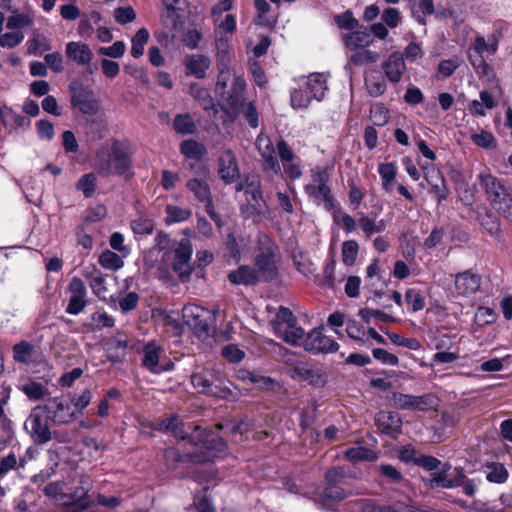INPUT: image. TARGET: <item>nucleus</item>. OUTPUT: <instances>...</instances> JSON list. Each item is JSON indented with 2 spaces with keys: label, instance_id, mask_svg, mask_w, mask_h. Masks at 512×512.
I'll return each mask as SVG.
<instances>
[{
  "label": "nucleus",
  "instance_id": "64",
  "mask_svg": "<svg viewBox=\"0 0 512 512\" xmlns=\"http://www.w3.org/2000/svg\"><path fill=\"white\" fill-rule=\"evenodd\" d=\"M96 186V176L93 173L83 175L77 182V189L82 191L85 197L93 195Z\"/></svg>",
  "mask_w": 512,
  "mask_h": 512
},
{
  "label": "nucleus",
  "instance_id": "9",
  "mask_svg": "<svg viewBox=\"0 0 512 512\" xmlns=\"http://www.w3.org/2000/svg\"><path fill=\"white\" fill-rule=\"evenodd\" d=\"M71 105L85 115H96L100 109L99 99L95 93L82 84L70 86Z\"/></svg>",
  "mask_w": 512,
  "mask_h": 512
},
{
  "label": "nucleus",
  "instance_id": "16",
  "mask_svg": "<svg viewBox=\"0 0 512 512\" xmlns=\"http://www.w3.org/2000/svg\"><path fill=\"white\" fill-rule=\"evenodd\" d=\"M163 347L156 341H148L142 349V365L153 374H160L173 368V364H161Z\"/></svg>",
  "mask_w": 512,
  "mask_h": 512
},
{
  "label": "nucleus",
  "instance_id": "50",
  "mask_svg": "<svg viewBox=\"0 0 512 512\" xmlns=\"http://www.w3.org/2000/svg\"><path fill=\"white\" fill-rule=\"evenodd\" d=\"M173 128L176 133L186 135L196 130L195 123L189 114H178L173 121Z\"/></svg>",
  "mask_w": 512,
  "mask_h": 512
},
{
  "label": "nucleus",
  "instance_id": "30",
  "mask_svg": "<svg viewBox=\"0 0 512 512\" xmlns=\"http://www.w3.org/2000/svg\"><path fill=\"white\" fill-rule=\"evenodd\" d=\"M213 372L203 370L198 373H194L191 376V383L193 387L199 392L207 395H213L223 397V391H215L213 388L212 380Z\"/></svg>",
  "mask_w": 512,
  "mask_h": 512
},
{
  "label": "nucleus",
  "instance_id": "34",
  "mask_svg": "<svg viewBox=\"0 0 512 512\" xmlns=\"http://www.w3.org/2000/svg\"><path fill=\"white\" fill-rule=\"evenodd\" d=\"M85 279L88 281L92 292L100 299H105L107 294L106 277L105 275L97 270L87 271L84 274Z\"/></svg>",
  "mask_w": 512,
  "mask_h": 512
},
{
  "label": "nucleus",
  "instance_id": "33",
  "mask_svg": "<svg viewBox=\"0 0 512 512\" xmlns=\"http://www.w3.org/2000/svg\"><path fill=\"white\" fill-rule=\"evenodd\" d=\"M259 278L257 271L246 265H242L228 274L229 281L235 285H253Z\"/></svg>",
  "mask_w": 512,
  "mask_h": 512
},
{
  "label": "nucleus",
  "instance_id": "39",
  "mask_svg": "<svg viewBox=\"0 0 512 512\" xmlns=\"http://www.w3.org/2000/svg\"><path fill=\"white\" fill-rule=\"evenodd\" d=\"M27 50L29 54L40 56L44 52L52 49L49 39L44 35L37 33L27 42Z\"/></svg>",
  "mask_w": 512,
  "mask_h": 512
},
{
  "label": "nucleus",
  "instance_id": "58",
  "mask_svg": "<svg viewBox=\"0 0 512 512\" xmlns=\"http://www.w3.org/2000/svg\"><path fill=\"white\" fill-rule=\"evenodd\" d=\"M10 122L20 128H26L30 125V120L26 116L15 114L11 109L2 107V123L8 125Z\"/></svg>",
  "mask_w": 512,
  "mask_h": 512
},
{
  "label": "nucleus",
  "instance_id": "23",
  "mask_svg": "<svg viewBox=\"0 0 512 512\" xmlns=\"http://www.w3.org/2000/svg\"><path fill=\"white\" fill-rule=\"evenodd\" d=\"M305 193L318 205H322L327 211L334 209L335 201L328 184H307L304 187Z\"/></svg>",
  "mask_w": 512,
  "mask_h": 512
},
{
  "label": "nucleus",
  "instance_id": "10",
  "mask_svg": "<svg viewBox=\"0 0 512 512\" xmlns=\"http://www.w3.org/2000/svg\"><path fill=\"white\" fill-rule=\"evenodd\" d=\"M295 346H302L311 353H332L338 350L339 345L332 338L325 336L321 329H313L308 334L303 332L302 338Z\"/></svg>",
  "mask_w": 512,
  "mask_h": 512
},
{
  "label": "nucleus",
  "instance_id": "21",
  "mask_svg": "<svg viewBox=\"0 0 512 512\" xmlns=\"http://www.w3.org/2000/svg\"><path fill=\"white\" fill-rule=\"evenodd\" d=\"M480 287L481 276L471 270L458 273L455 276V289L460 296L473 295Z\"/></svg>",
  "mask_w": 512,
  "mask_h": 512
},
{
  "label": "nucleus",
  "instance_id": "60",
  "mask_svg": "<svg viewBox=\"0 0 512 512\" xmlns=\"http://www.w3.org/2000/svg\"><path fill=\"white\" fill-rule=\"evenodd\" d=\"M207 448L209 450L208 455L201 459V461H214V459L218 457V454L226 451L227 445L220 436L215 435L212 437L210 446Z\"/></svg>",
  "mask_w": 512,
  "mask_h": 512
},
{
  "label": "nucleus",
  "instance_id": "20",
  "mask_svg": "<svg viewBox=\"0 0 512 512\" xmlns=\"http://www.w3.org/2000/svg\"><path fill=\"white\" fill-rule=\"evenodd\" d=\"M274 245L269 244L260 250L256 257V267L259 277L266 280L272 279L276 273V266L274 261Z\"/></svg>",
  "mask_w": 512,
  "mask_h": 512
},
{
  "label": "nucleus",
  "instance_id": "6",
  "mask_svg": "<svg viewBox=\"0 0 512 512\" xmlns=\"http://www.w3.org/2000/svg\"><path fill=\"white\" fill-rule=\"evenodd\" d=\"M272 325L275 334L291 345L298 344L303 336V329L295 324L293 313L288 308H279Z\"/></svg>",
  "mask_w": 512,
  "mask_h": 512
},
{
  "label": "nucleus",
  "instance_id": "25",
  "mask_svg": "<svg viewBox=\"0 0 512 512\" xmlns=\"http://www.w3.org/2000/svg\"><path fill=\"white\" fill-rule=\"evenodd\" d=\"M66 56L78 65H88L93 59V52L90 47L80 41H71L65 47Z\"/></svg>",
  "mask_w": 512,
  "mask_h": 512
},
{
  "label": "nucleus",
  "instance_id": "51",
  "mask_svg": "<svg viewBox=\"0 0 512 512\" xmlns=\"http://www.w3.org/2000/svg\"><path fill=\"white\" fill-rule=\"evenodd\" d=\"M21 390L30 400L34 401L40 400L48 394L47 386L35 381L23 384Z\"/></svg>",
  "mask_w": 512,
  "mask_h": 512
},
{
  "label": "nucleus",
  "instance_id": "57",
  "mask_svg": "<svg viewBox=\"0 0 512 512\" xmlns=\"http://www.w3.org/2000/svg\"><path fill=\"white\" fill-rule=\"evenodd\" d=\"M486 478L489 482L504 483L508 478V471L504 465L493 463L487 467Z\"/></svg>",
  "mask_w": 512,
  "mask_h": 512
},
{
  "label": "nucleus",
  "instance_id": "1",
  "mask_svg": "<svg viewBox=\"0 0 512 512\" xmlns=\"http://www.w3.org/2000/svg\"><path fill=\"white\" fill-rule=\"evenodd\" d=\"M170 242L169 235L159 232L155 237V246L162 251L160 262L150 266V274L159 279H170L173 271L181 281H186L192 273L191 256L192 244L187 239L177 242L171 249H167Z\"/></svg>",
  "mask_w": 512,
  "mask_h": 512
},
{
  "label": "nucleus",
  "instance_id": "46",
  "mask_svg": "<svg viewBox=\"0 0 512 512\" xmlns=\"http://www.w3.org/2000/svg\"><path fill=\"white\" fill-rule=\"evenodd\" d=\"M313 99L304 84L291 91L290 100L294 109H306Z\"/></svg>",
  "mask_w": 512,
  "mask_h": 512
},
{
  "label": "nucleus",
  "instance_id": "37",
  "mask_svg": "<svg viewBox=\"0 0 512 512\" xmlns=\"http://www.w3.org/2000/svg\"><path fill=\"white\" fill-rule=\"evenodd\" d=\"M157 429L170 432L177 439H185L183 424L176 414H172L162 419L158 423Z\"/></svg>",
  "mask_w": 512,
  "mask_h": 512
},
{
  "label": "nucleus",
  "instance_id": "22",
  "mask_svg": "<svg viewBox=\"0 0 512 512\" xmlns=\"http://www.w3.org/2000/svg\"><path fill=\"white\" fill-rule=\"evenodd\" d=\"M218 173L225 183H232L239 177V168L234 153L227 149L219 157Z\"/></svg>",
  "mask_w": 512,
  "mask_h": 512
},
{
  "label": "nucleus",
  "instance_id": "28",
  "mask_svg": "<svg viewBox=\"0 0 512 512\" xmlns=\"http://www.w3.org/2000/svg\"><path fill=\"white\" fill-rule=\"evenodd\" d=\"M327 79L328 76L324 73H311L305 79L304 85L315 100L321 101L324 98L328 90Z\"/></svg>",
  "mask_w": 512,
  "mask_h": 512
},
{
  "label": "nucleus",
  "instance_id": "54",
  "mask_svg": "<svg viewBox=\"0 0 512 512\" xmlns=\"http://www.w3.org/2000/svg\"><path fill=\"white\" fill-rule=\"evenodd\" d=\"M130 226L136 235H149L154 230L153 220L143 215L132 220Z\"/></svg>",
  "mask_w": 512,
  "mask_h": 512
},
{
  "label": "nucleus",
  "instance_id": "62",
  "mask_svg": "<svg viewBox=\"0 0 512 512\" xmlns=\"http://www.w3.org/2000/svg\"><path fill=\"white\" fill-rule=\"evenodd\" d=\"M346 333L351 339L360 342H365L367 340L365 328L355 320H348L346 322Z\"/></svg>",
  "mask_w": 512,
  "mask_h": 512
},
{
  "label": "nucleus",
  "instance_id": "36",
  "mask_svg": "<svg viewBox=\"0 0 512 512\" xmlns=\"http://www.w3.org/2000/svg\"><path fill=\"white\" fill-rule=\"evenodd\" d=\"M344 458L351 462L368 461L373 462L378 458L377 453L365 446L351 447L345 450Z\"/></svg>",
  "mask_w": 512,
  "mask_h": 512
},
{
  "label": "nucleus",
  "instance_id": "38",
  "mask_svg": "<svg viewBox=\"0 0 512 512\" xmlns=\"http://www.w3.org/2000/svg\"><path fill=\"white\" fill-rule=\"evenodd\" d=\"M180 152L188 159L200 160L207 151L202 143L187 139L180 144Z\"/></svg>",
  "mask_w": 512,
  "mask_h": 512
},
{
  "label": "nucleus",
  "instance_id": "41",
  "mask_svg": "<svg viewBox=\"0 0 512 512\" xmlns=\"http://www.w3.org/2000/svg\"><path fill=\"white\" fill-rule=\"evenodd\" d=\"M215 23V39L221 35L232 37L236 30V18L232 14H227L225 18L219 21L218 16L214 17Z\"/></svg>",
  "mask_w": 512,
  "mask_h": 512
},
{
  "label": "nucleus",
  "instance_id": "40",
  "mask_svg": "<svg viewBox=\"0 0 512 512\" xmlns=\"http://www.w3.org/2000/svg\"><path fill=\"white\" fill-rule=\"evenodd\" d=\"M358 223L363 233L367 237H370L371 235L376 233H381L386 228V223L384 220L376 221L375 219L368 217L364 213L360 214Z\"/></svg>",
  "mask_w": 512,
  "mask_h": 512
},
{
  "label": "nucleus",
  "instance_id": "2",
  "mask_svg": "<svg viewBox=\"0 0 512 512\" xmlns=\"http://www.w3.org/2000/svg\"><path fill=\"white\" fill-rule=\"evenodd\" d=\"M94 167L102 176H132L131 152L127 145L114 140L110 146H102L95 156Z\"/></svg>",
  "mask_w": 512,
  "mask_h": 512
},
{
  "label": "nucleus",
  "instance_id": "47",
  "mask_svg": "<svg viewBox=\"0 0 512 512\" xmlns=\"http://www.w3.org/2000/svg\"><path fill=\"white\" fill-rule=\"evenodd\" d=\"M93 399V393L90 389L86 388L83 390L80 394H71L70 395V402L73 407V410H75V416L77 417V414H82L83 411L89 406Z\"/></svg>",
  "mask_w": 512,
  "mask_h": 512
},
{
  "label": "nucleus",
  "instance_id": "18",
  "mask_svg": "<svg viewBox=\"0 0 512 512\" xmlns=\"http://www.w3.org/2000/svg\"><path fill=\"white\" fill-rule=\"evenodd\" d=\"M277 151L285 174H287L291 179H299L302 176L300 160L284 140H278Z\"/></svg>",
  "mask_w": 512,
  "mask_h": 512
},
{
  "label": "nucleus",
  "instance_id": "45",
  "mask_svg": "<svg viewBox=\"0 0 512 512\" xmlns=\"http://www.w3.org/2000/svg\"><path fill=\"white\" fill-rule=\"evenodd\" d=\"M191 216V211L187 208H182L178 205L169 204L166 206V224L180 223L188 220Z\"/></svg>",
  "mask_w": 512,
  "mask_h": 512
},
{
  "label": "nucleus",
  "instance_id": "3",
  "mask_svg": "<svg viewBox=\"0 0 512 512\" xmlns=\"http://www.w3.org/2000/svg\"><path fill=\"white\" fill-rule=\"evenodd\" d=\"M500 36L491 33L486 38L476 36L470 48L469 61L478 74L486 75L490 71L485 58L496 54Z\"/></svg>",
  "mask_w": 512,
  "mask_h": 512
},
{
  "label": "nucleus",
  "instance_id": "48",
  "mask_svg": "<svg viewBox=\"0 0 512 512\" xmlns=\"http://www.w3.org/2000/svg\"><path fill=\"white\" fill-rule=\"evenodd\" d=\"M190 93L193 98L199 102L204 110H214V101L207 89L202 88L197 84H192L190 86Z\"/></svg>",
  "mask_w": 512,
  "mask_h": 512
},
{
  "label": "nucleus",
  "instance_id": "24",
  "mask_svg": "<svg viewBox=\"0 0 512 512\" xmlns=\"http://www.w3.org/2000/svg\"><path fill=\"white\" fill-rule=\"evenodd\" d=\"M184 65L187 76L203 79L206 77L207 71L211 66V60L203 54H192L184 58Z\"/></svg>",
  "mask_w": 512,
  "mask_h": 512
},
{
  "label": "nucleus",
  "instance_id": "27",
  "mask_svg": "<svg viewBox=\"0 0 512 512\" xmlns=\"http://www.w3.org/2000/svg\"><path fill=\"white\" fill-rule=\"evenodd\" d=\"M382 68L385 72L386 77L393 83H397L401 80L406 65L401 53L395 52L389 55L387 60L382 64Z\"/></svg>",
  "mask_w": 512,
  "mask_h": 512
},
{
  "label": "nucleus",
  "instance_id": "44",
  "mask_svg": "<svg viewBox=\"0 0 512 512\" xmlns=\"http://www.w3.org/2000/svg\"><path fill=\"white\" fill-rule=\"evenodd\" d=\"M331 212L334 222L338 225H341L347 234H350L356 230V220L351 215L343 212L340 207L335 205Z\"/></svg>",
  "mask_w": 512,
  "mask_h": 512
},
{
  "label": "nucleus",
  "instance_id": "12",
  "mask_svg": "<svg viewBox=\"0 0 512 512\" xmlns=\"http://www.w3.org/2000/svg\"><path fill=\"white\" fill-rule=\"evenodd\" d=\"M236 191L245 192L246 201L256 214L265 215L267 213V205L263 200L258 177H248L245 181L239 182L236 185Z\"/></svg>",
  "mask_w": 512,
  "mask_h": 512
},
{
  "label": "nucleus",
  "instance_id": "42",
  "mask_svg": "<svg viewBox=\"0 0 512 512\" xmlns=\"http://www.w3.org/2000/svg\"><path fill=\"white\" fill-rule=\"evenodd\" d=\"M149 32L146 28H140L131 39V55L140 58L144 54L145 45L149 40Z\"/></svg>",
  "mask_w": 512,
  "mask_h": 512
},
{
  "label": "nucleus",
  "instance_id": "13",
  "mask_svg": "<svg viewBox=\"0 0 512 512\" xmlns=\"http://www.w3.org/2000/svg\"><path fill=\"white\" fill-rule=\"evenodd\" d=\"M183 318L199 338L211 334L212 327L207 319L208 311L204 308L196 305H187L183 308Z\"/></svg>",
  "mask_w": 512,
  "mask_h": 512
},
{
  "label": "nucleus",
  "instance_id": "17",
  "mask_svg": "<svg viewBox=\"0 0 512 512\" xmlns=\"http://www.w3.org/2000/svg\"><path fill=\"white\" fill-rule=\"evenodd\" d=\"M256 147L263 158L264 169L282 175L280 163L275 157L274 143L270 137L260 133L256 139Z\"/></svg>",
  "mask_w": 512,
  "mask_h": 512
},
{
  "label": "nucleus",
  "instance_id": "31",
  "mask_svg": "<svg viewBox=\"0 0 512 512\" xmlns=\"http://www.w3.org/2000/svg\"><path fill=\"white\" fill-rule=\"evenodd\" d=\"M346 48L350 50L364 49L372 42V36L367 28H361L348 34L342 35Z\"/></svg>",
  "mask_w": 512,
  "mask_h": 512
},
{
  "label": "nucleus",
  "instance_id": "43",
  "mask_svg": "<svg viewBox=\"0 0 512 512\" xmlns=\"http://www.w3.org/2000/svg\"><path fill=\"white\" fill-rule=\"evenodd\" d=\"M122 258L111 250H105L99 255L98 263L105 269L117 271L124 265Z\"/></svg>",
  "mask_w": 512,
  "mask_h": 512
},
{
  "label": "nucleus",
  "instance_id": "19",
  "mask_svg": "<svg viewBox=\"0 0 512 512\" xmlns=\"http://www.w3.org/2000/svg\"><path fill=\"white\" fill-rule=\"evenodd\" d=\"M450 468L451 467L449 464H445L441 471L432 473L431 476L425 480V484L430 488L445 489H450L461 485L464 479L463 473L455 470V477H451V475L448 474Z\"/></svg>",
  "mask_w": 512,
  "mask_h": 512
},
{
  "label": "nucleus",
  "instance_id": "53",
  "mask_svg": "<svg viewBox=\"0 0 512 512\" xmlns=\"http://www.w3.org/2000/svg\"><path fill=\"white\" fill-rule=\"evenodd\" d=\"M359 245L355 240H346L342 243V261L346 266H352L358 256Z\"/></svg>",
  "mask_w": 512,
  "mask_h": 512
},
{
  "label": "nucleus",
  "instance_id": "15",
  "mask_svg": "<svg viewBox=\"0 0 512 512\" xmlns=\"http://www.w3.org/2000/svg\"><path fill=\"white\" fill-rule=\"evenodd\" d=\"M67 291L69 293V300L65 309L66 313L70 315L80 314L88 304V291L84 281L79 277H72Z\"/></svg>",
  "mask_w": 512,
  "mask_h": 512
},
{
  "label": "nucleus",
  "instance_id": "56",
  "mask_svg": "<svg viewBox=\"0 0 512 512\" xmlns=\"http://www.w3.org/2000/svg\"><path fill=\"white\" fill-rule=\"evenodd\" d=\"M405 301L411 306L413 312H418L425 307V297L422 292L415 288H410L405 293Z\"/></svg>",
  "mask_w": 512,
  "mask_h": 512
},
{
  "label": "nucleus",
  "instance_id": "4",
  "mask_svg": "<svg viewBox=\"0 0 512 512\" xmlns=\"http://www.w3.org/2000/svg\"><path fill=\"white\" fill-rule=\"evenodd\" d=\"M218 72L216 92L231 107L238 106L246 87L245 79L233 74L230 68L218 69Z\"/></svg>",
  "mask_w": 512,
  "mask_h": 512
},
{
  "label": "nucleus",
  "instance_id": "35",
  "mask_svg": "<svg viewBox=\"0 0 512 512\" xmlns=\"http://www.w3.org/2000/svg\"><path fill=\"white\" fill-rule=\"evenodd\" d=\"M378 173L381 177L382 188L388 193L392 192L397 176L396 165L392 162L380 163L378 165Z\"/></svg>",
  "mask_w": 512,
  "mask_h": 512
},
{
  "label": "nucleus",
  "instance_id": "59",
  "mask_svg": "<svg viewBox=\"0 0 512 512\" xmlns=\"http://www.w3.org/2000/svg\"><path fill=\"white\" fill-rule=\"evenodd\" d=\"M115 324L114 318L106 312L97 311L91 315L90 326L93 330H101L103 328H111Z\"/></svg>",
  "mask_w": 512,
  "mask_h": 512
},
{
  "label": "nucleus",
  "instance_id": "5",
  "mask_svg": "<svg viewBox=\"0 0 512 512\" xmlns=\"http://www.w3.org/2000/svg\"><path fill=\"white\" fill-rule=\"evenodd\" d=\"M479 180L491 205L499 211L508 212L512 207V197L500 181L489 173L479 174Z\"/></svg>",
  "mask_w": 512,
  "mask_h": 512
},
{
  "label": "nucleus",
  "instance_id": "52",
  "mask_svg": "<svg viewBox=\"0 0 512 512\" xmlns=\"http://www.w3.org/2000/svg\"><path fill=\"white\" fill-rule=\"evenodd\" d=\"M365 85L369 94L373 97L380 96L384 93L386 85L382 77L375 73L367 74L365 77Z\"/></svg>",
  "mask_w": 512,
  "mask_h": 512
},
{
  "label": "nucleus",
  "instance_id": "55",
  "mask_svg": "<svg viewBox=\"0 0 512 512\" xmlns=\"http://www.w3.org/2000/svg\"><path fill=\"white\" fill-rule=\"evenodd\" d=\"M425 179L432 187L439 201L445 200L448 197V190L445 186V180L440 172H436V181H433V175L425 174Z\"/></svg>",
  "mask_w": 512,
  "mask_h": 512
},
{
  "label": "nucleus",
  "instance_id": "11",
  "mask_svg": "<svg viewBox=\"0 0 512 512\" xmlns=\"http://www.w3.org/2000/svg\"><path fill=\"white\" fill-rule=\"evenodd\" d=\"M42 407L46 417L55 423L66 424L76 419L70 400L63 397L50 398Z\"/></svg>",
  "mask_w": 512,
  "mask_h": 512
},
{
  "label": "nucleus",
  "instance_id": "32",
  "mask_svg": "<svg viewBox=\"0 0 512 512\" xmlns=\"http://www.w3.org/2000/svg\"><path fill=\"white\" fill-rule=\"evenodd\" d=\"M216 45V65L218 69L230 68L232 55L230 49V37L227 35L218 36L215 39Z\"/></svg>",
  "mask_w": 512,
  "mask_h": 512
},
{
  "label": "nucleus",
  "instance_id": "29",
  "mask_svg": "<svg viewBox=\"0 0 512 512\" xmlns=\"http://www.w3.org/2000/svg\"><path fill=\"white\" fill-rule=\"evenodd\" d=\"M376 421L378 428L390 436H395L402 427V419L396 412H380L376 417Z\"/></svg>",
  "mask_w": 512,
  "mask_h": 512
},
{
  "label": "nucleus",
  "instance_id": "8",
  "mask_svg": "<svg viewBox=\"0 0 512 512\" xmlns=\"http://www.w3.org/2000/svg\"><path fill=\"white\" fill-rule=\"evenodd\" d=\"M390 404L391 406L401 410L426 412L436 408L438 405V399L431 393L424 395H409L395 392L390 398Z\"/></svg>",
  "mask_w": 512,
  "mask_h": 512
},
{
  "label": "nucleus",
  "instance_id": "26",
  "mask_svg": "<svg viewBox=\"0 0 512 512\" xmlns=\"http://www.w3.org/2000/svg\"><path fill=\"white\" fill-rule=\"evenodd\" d=\"M293 378L307 381L313 386H323L326 377L319 369H314L307 363H298L293 369Z\"/></svg>",
  "mask_w": 512,
  "mask_h": 512
},
{
  "label": "nucleus",
  "instance_id": "61",
  "mask_svg": "<svg viewBox=\"0 0 512 512\" xmlns=\"http://www.w3.org/2000/svg\"><path fill=\"white\" fill-rule=\"evenodd\" d=\"M471 140L475 145L484 149H490L496 146L493 134L485 130H481L479 133H473Z\"/></svg>",
  "mask_w": 512,
  "mask_h": 512
},
{
  "label": "nucleus",
  "instance_id": "63",
  "mask_svg": "<svg viewBox=\"0 0 512 512\" xmlns=\"http://www.w3.org/2000/svg\"><path fill=\"white\" fill-rule=\"evenodd\" d=\"M347 497L346 491L335 483H328L326 488L322 492V499L341 501Z\"/></svg>",
  "mask_w": 512,
  "mask_h": 512
},
{
  "label": "nucleus",
  "instance_id": "49",
  "mask_svg": "<svg viewBox=\"0 0 512 512\" xmlns=\"http://www.w3.org/2000/svg\"><path fill=\"white\" fill-rule=\"evenodd\" d=\"M186 186L200 202L211 196L209 184L205 180L193 178L187 181Z\"/></svg>",
  "mask_w": 512,
  "mask_h": 512
},
{
  "label": "nucleus",
  "instance_id": "14",
  "mask_svg": "<svg viewBox=\"0 0 512 512\" xmlns=\"http://www.w3.org/2000/svg\"><path fill=\"white\" fill-rule=\"evenodd\" d=\"M44 413L41 405L36 406L32 409L25 422V429L31 434L34 441L38 443H46L51 439V432Z\"/></svg>",
  "mask_w": 512,
  "mask_h": 512
},
{
  "label": "nucleus",
  "instance_id": "7",
  "mask_svg": "<svg viewBox=\"0 0 512 512\" xmlns=\"http://www.w3.org/2000/svg\"><path fill=\"white\" fill-rule=\"evenodd\" d=\"M92 487L91 479L88 476H82L79 486L71 493L62 496L61 512H82L93 504L89 491Z\"/></svg>",
  "mask_w": 512,
  "mask_h": 512
}]
</instances>
